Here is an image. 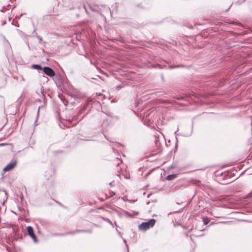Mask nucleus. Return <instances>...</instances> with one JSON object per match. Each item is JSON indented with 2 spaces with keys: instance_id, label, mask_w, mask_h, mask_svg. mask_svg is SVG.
<instances>
[{
  "instance_id": "f257e3e1",
  "label": "nucleus",
  "mask_w": 252,
  "mask_h": 252,
  "mask_svg": "<svg viewBox=\"0 0 252 252\" xmlns=\"http://www.w3.org/2000/svg\"><path fill=\"white\" fill-rule=\"evenodd\" d=\"M156 222V220L154 219H151L148 221L143 222L139 225V229L141 230L145 231L150 228L153 227Z\"/></svg>"
},
{
  "instance_id": "f03ea898",
  "label": "nucleus",
  "mask_w": 252,
  "mask_h": 252,
  "mask_svg": "<svg viewBox=\"0 0 252 252\" xmlns=\"http://www.w3.org/2000/svg\"><path fill=\"white\" fill-rule=\"evenodd\" d=\"M16 164H17L16 160H13L10 163H9L3 168V170L4 172L11 171L16 166Z\"/></svg>"
},
{
  "instance_id": "7ed1b4c3",
  "label": "nucleus",
  "mask_w": 252,
  "mask_h": 252,
  "mask_svg": "<svg viewBox=\"0 0 252 252\" xmlns=\"http://www.w3.org/2000/svg\"><path fill=\"white\" fill-rule=\"evenodd\" d=\"M44 73L50 77H53L55 76V73L54 71L50 67H44L43 68Z\"/></svg>"
},
{
  "instance_id": "20e7f679",
  "label": "nucleus",
  "mask_w": 252,
  "mask_h": 252,
  "mask_svg": "<svg viewBox=\"0 0 252 252\" xmlns=\"http://www.w3.org/2000/svg\"><path fill=\"white\" fill-rule=\"evenodd\" d=\"M26 230L27 231L28 234L30 236V237L34 241V242H36V237L33 232L32 227V226H28L26 227Z\"/></svg>"
},
{
  "instance_id": "39448f33",
  "label": "nucleus",
  "mask_w": 252,
  "mask_h": 252,
  "mask_svg": "<svg viewBox=\"0 0 252 252\" xmlns=\"http://www.w3.org/2000/svg\"><path fill=\"white\" fill-rule=\"evenodd\" d=\"M32 68L33 69H37V70H43L42 67L39 64H33L32 66Z\"/></svg>"
},
{
  "instance_id": "423d86ee",
  "label": "nucleus",
  "mask_w": 252,
  "mask_h": 252,
  "mask_svg": "<svg viewBox=\"0 0 252 252\" xmlns=\"http://www.w3.org/2000/svg\"><path fill=\"white\" fill-rule=\"evenodd\" d=\"M210 220L207 217L203 219V223L205 225H207L209 222Z\"/></svg>"
},
{
  "instance_id": "0eeeda50",
  "label": "nucleus",
  "mask_w": 252,
  "mask_h": 252,
  "mask_svg": "<svg viewBox=\"0 0 252 252\" xmlns=\"http://www.w3.org/2000/svg\"><path fill=\"white\" fill-rule=\"evenodd\" d=\"M102 219L104 220H105V221H106V222H108L109 223H110L112 226H113V223H112V222L109 219L106 218L102 217Z\"/></svg>"
},
{
  "instance_id": "6e6552de",
  "label": "nucleus",
  "mask_w": 252,
  "mask_h": 252,
  "mask_svg": "<svg viewBox=\"0 0 252 252\" xmlns=\"http://www.w3.org/2000/svg\"><path fill=\"white\" fill-rule=\"evenodd\" d=\"M175 177V175L172 174V175H169L167 176L166 177V179L168 180H171L173 179Z\"/></svg>"
},
{
  "instance_id": "1a4fd4ad",
  "label": "nucleus",
  "mask_w": 252,
  "mask_h": 252,
  "mask_svg": "<svg viewBox=\"0 0 252 252\" xmlns=\"http://www.w3.org/2000/svg\"><path fill=\"white\" fill-rule=\"evenodd\" d=\"M116 164L118 166L120 163H121L122 161V160L119 159L118 158H117L116 160Z\"/></svg>"
},
{
  "instance_id": "9d476101",
  "label": "nucleus",
  "mask_w": 252,
  "mask_h": 252,
  "mask_svg": "<svg viewBox=\"0 0 252 252\" xmlns=\"http://www.w3.org/2000/svg\"><path fill=\"white\" fill-rule=\"evenodd\" d=\"M124 84H121V85H120L117 86V87H116V88H117L118 90H119V89H120L121 88H122L124 87Z\"/></svg>"
},
{
  "instance_id": "9b49d317",
  "label": "nucleus",
  "mask_w": 252,
  "mask_h": 252,
  "mask_svg": "<svg viewBox=\"0 0 252 252\" xmlns=\"http://www.w3.org/2000/svg\"><path fill=\"white\" fill-rule=\"evenodd\" d=\"M115 194V192H113V191H110L109 192V196L108 197H112Z\"/></svg>"
},
{
  "instance_id": "f8f14e48",
  "label": "nucleus",
  "mask_w": 252,
  "mask_h": 252,
  "mask_svg": "<svg viewBox=\"0 0 252 252\" xmlns=\"http://www.w3.org/2000/svg\"><path fill=\"white\" fill-rule=\"evenodd\" d=\"M179 66H183V65H176V66H172V65H171L169 66V68H175V67H178Z\"/></svg>"
},
{
  "instance_id": "ddd939ff",
  "label": "nucleus",
  "mask_w": 252,
  "mask_h": 252,
  "mask_svg": "<svg viewBox=\"0 0 252 252\" xmlns=\"http://www.w3.org/2000/svg\"><path fill=\"white\" fill-rule=\"evenodd\" d=\"M109 185L111 187L113 186V184H112V182H111L110 183H109Z\"/></svg>"
},
{
  "instance_id": "4468645a",
  "label": "nucleus",
  "mask_w": 252,
  "mask_h": 252,
  "mask_svg": "<svg viewBox=\"0 0 252 252\" xmlns=\"http://www.w3.org/2000/svg\"><path fill=\"white\" fill-rule=\"evenodd\" d=\"M39 108H38V111H37V115H38V114H39Z\"/></svg>"
},
{
  "instance_id": "2eb2a0df",
  "label": "nucleus",
  "mask_w": 252,
  "mask_h": 252,
  "mask_svg": "<svg viewBox=\"0 0 252 252\" xmlns=\"http://www.w3.org/2000/svg\"><path fill=\"white\" fill-rule=\"evenodd\" d=\"M234 23V22H231L230 24H233Z\"/></svg>"
}]
</instances>
